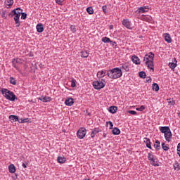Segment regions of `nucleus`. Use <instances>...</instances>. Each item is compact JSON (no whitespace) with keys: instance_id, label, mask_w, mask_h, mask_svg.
I'll return each instance as SVG.
<instances>
[{"instance_id":"f257e3e1","label":"nucleus","mask_w":180,"mask_h":180,"mask_svg":"<svg viewBox=\"0 0 180 180\" xmlns=\"http://www.w3.org/2000/svg\"><path fill=\"white\" fill-rule=\"evenodd\" d=\"M154 57L155 55L153 52H150L145 55L143 58V62H145V65L148 67L150 70L154 71Z\"/></svg>"},{"instance_id":"f03ea898","label":"nucleus","mask_w":180,"mask_h":180,"mask_svg":"<svg viewBox=\"0 0 180 180\" xmlns=\"http://www.w3.org/2000/svg\"><path fill=\"white\" fill-rule=\"evenodd\" d=\"M107 75L111 79H117L123 75V72L120 68H115L108 71Z\"/></svg>"},{"instance_id":"7ed1b4c3","label":"nucleus","mask_w":180,"mask_h":180,"mask_svg":"<svg viewBox=\"0 0 180 180\" xmlns=\"http://www.w3.org/2000/svg\"><path fill=\"white\" fill-rule=\"evenodd\" d=\"M1 94L6 98V99H8V101H11V102H14L15 99H16V96L15 94L6 89H2Z\"/></svg>"},{"instance_id":"20e7f679","label":"nucleus","mask_w":180,"mask_h":180,"mask_svg":"<svg viewBox=\"0 0 180 180\" xmlns=\"http://www.w3.org/2000/svg\"><path fill=\"white\" fill-rule=\"evenodd\" d=\"M22 10L20 9V8H17L16 9L13 10L11 12L12 13H14V20L15 22V24L17 25V27H19L20 26V21H19V18H20V15H22Z\"/></svg>"},{"instance_id":"39448f33","label":"nucleus","mask_w":180,"mask_h":180,"mask_svg":"<svg viewBox=\"0 0 180 180\" xmlns=\"http://www.w3.org/2000/svg\"><path fill=\"white\" fill-rule=\"evenodd\" d=\"M93 86L94 89H102L106 86V80L105 79H101V80H97L93 82Z\"/></svg>"},{"instance_id":"423d86ee","label":"nucleus","mask_w":180,"mask_h":180,"mask_svg":"<svg viewBox=\"0 0 180 180\" xmlns=\"http://www.w3.org/2000/svg\"><path fill=\"white\" fill-rule=\"evenodd\" d=\"M148 159L150 160L151 165L153 167H160V163H158V158L153 153H148Z\"/></svg>"},{"instance_id":"0eeeda50","label":"nucleus","mask_w":180,"mask_h":180,"mask_svg":"<svg viewBox=\"0 0 180 180\" xmlns=\"http://www.w3.org/2000/svg\"><path fill=\"white\" fill-rule=\"evenodd\" d=\"M85 136H86V129L84 127L79 129L77 132V137H78V139H79L80 140H82V139H84Z\"/></svg>"},{"instance_id":"6e6552de","label":"nucleus","mask_w":180,"mask_h":180,"mask_svg":"<svg viewBox=\"0 0 180 180\" xmlns=\"http://www.w3.org/2000/svg\"><path fill=\"white\" fill-rule=\"evenodd\" d=\"M123 26L129 30H133V23L129 19H124L122 22Z\"/></svg>"},{"instance_id":"1a4fd4ad","label":"nucleus","mask_w":180,"mask_h":180,"mask_svg":"<svg viewBox=\"0 0 180 180\" xmlns=\"http://www.w3.org/2000/svg\"><path fill=\"white\" fill-rule=\"evenodd\" d=\"M148 11H150V6H141L136 10V13H146Z\"/></svg>"},{"instance_id":"9d476101","label":"nucleus","mask_w":180,"mask_h":180,"mask_svg":"<svg viewBox=\"0 0 180 180\" xmlns=\"http://www.w3.org/2000/svg\"><path fill=\"white\" fill-rule=\"evenodd\" d=\"M108 71L109 70H99L97 72V78H99L100 79L103 78L105 75H108Z\"/></svg>"},{"instance_id":"9b49d317","label":"nucleus","mask_w":180,"mask_h":180,"mask_svg":"<svg viewBox=\"0 0 180 180\" xmlns=\"http://www.w3.org/2000/svg\"><path fill=\"white\" fill-rule=\"evenodd\" d=\"M120 69L122 72H128V71H130V65L129 63H123L120 65Z\"/></svg>"},{"instance_id":"f8f14e48","label":"nucleus","mask_w":180,"mask_h":180,"mask_svg":"<svg viewBox=\"0 0 180 180\" xmlns=\"http://www.w3.org/2000/svg\"><path fill=\"white\" fill-rule=\"evenodd\" d=\"M164 134L166 141H167V143H169L172 139V132H171V131H169L168 132H166V134Z\"/></svg>"},{"instance_id":"ddd939ff","label":"nucleus","mask_w":180,"mask_h":180,"mask_svg":"<svg viewBox=\"0 0 180 180\" xmlns=\"http://www.w3.org/2000/svg\"><path fill=\"white\" fill-rule=\"evenodd\" d=\"M177 63H178V60H176V58H174L173 62H170L169 63V68H171V70H175V68H176Z\"/></svg>"},{"instance_id":"4468645a","label":"nucleus","mask_w":180,"mask_h":180,"mask_svg":"<svg viewBox=\"0 0 180 180\" xmlns=\"http://www.w3.org/2000/svg\"><path fill=\"white\" fill-rule=\"evenodd\" d=\"M39 101H41V102L47 103V102H51V97L50 96H42L41 97L38 98Z\"/></svg>"},{"instance_id":"2eb2a0df","label":"nucleus","mask_w":180,"mask_h":180,"mask_svg":"<svg viewBox=\"0 0 180 180\" xmlns=\"http://www.w3.org/2000/svg\"><path fill=\"white\" fill-rule=\"evenodd\" d=\"M101 131H102V130L99 127L94 128L91 131V138L94 139L95 135L98 134V133H101Z\"/></svg>"},{"instance_id":"dca6fc26","label":"nucleus","mask_w":180,"mask_h":180,"mask_svg":"<svg viewBox=\"0 0 180 180\" xmlns=\"http://www.w3.org/2000/svg\"><path fill=\"white\" fill-rule=\"evenodd\" d=\"M65 105H66V106H72V105H74V98H67L65 101Z\"/></svg>"},{"instance_id":"f3484780","label":"nucleus","mask_w":180,"mask_h":180,"mask_svg":"<svg viewBox=\"0 0 180 180\" xmlns=\"http://www.w3.org/2000/svg\"><path fill=\"white\" fill-rule=\"evenodd\" d=\"M131 61L136 65H139L140 64V58H139V57H137L136 55L132 56Z\"/></svg>"},{"instance_id":"a211bd4d","label":"nucleus","mask_w":180,"mask_h":180,"mask_svg":"<svg viewBox=\"0 0 180 180\" xmlns=\"http://www.w3.org/2000/svg\"><path fill=\"white\" fill-rule=\"evenodd\" d=\"M144 140V143L146 144V147L148 148H150V150H152V147H151V141L150 140V139L148 138H143Z\"/></svg>"},{"instance_id":"6ab92c4d","label":"nucleus","mask_w":180,"mask_h":180,"mask_svg":"<svg viewBox=\"0 0 180 180\" xmlns=\"http://www.w3.org/2000/svg\"><path fill=\"white\" fill-rule=\"evenodd\" d=\"M141 20H145V22H150L153 20V17H151L150 15H143L141 16Z\"/></svg>"},{"instance_id":"aec40b11","label":"nucleus","mask_w":180,"mask_h":180,"mask_svg":"<svg viewBox=\"0 0 180 180\" xmlns=\"http://www.w3.org/2000/svg\"><path fill=\"white\" fill-rule=\"evenodd\" d=\"M8 171L10 174H15L16 172V167H15V165L11 164L8 166Z\"/></svg>"},{"instance_id":"412c9836","label":"nucleus","mask_w":180,"mask_h":180,"mask_svg":"<svg viewBox=\"0 0 180 180\" xmlns=\"http://www.w3.org/2000/svg\"><path fill=\"white\" fill-rule=\"evenodd\" d=\"M36 27H37V32H38V33H43V32L44 31V27H43V24H37Z\"/></svg>"},{"instance_id":"4be33fe9","label":"nucleus","mask_w":180,"mask_h":180,"mask_svg":"<svg viewBox=\"0 0 180 180\" xmlns=\"http://www.w3.org/2000/svg\"><path fill=\"white\" fill-rule=\"evenodd\" d=\"M164 38H165V41H167V43L172 42V39L171 38V35H169V34H168V33L165 34Z\"/></svg>"},{"instance_id":"5701e85b","label":"nucleus","mask_w":180,"mask_h":180,"mask_svg":"<svg viewBox=\"0 0 180 180\" xmlns=\"http://www.w3.org/2000/svg\"><path fill=\"white\" fill-rule=\"evenodd\" d=\"M160 130L161 133H163L164 134L171 131V129H169V127H161Z\"/></svg>"},{"instance_id":"b1692460","label":"nucleus","mask_w":180,"mask_h":180,"mask_svg":"<svg viewBox=\"0 0 180 180\" xmlns=\"http://www.w3.org/2000/svg\"><path fill=\"white\" fill-rule=\"evenodd\" d=\"M18 61H19V58H17V59L14 58L12 60L13 67H14V68H15V70H17V71H20L19 68L17 65Z\"/></svg>"},{"instance_id":"393cba45","label":"nucleus","mask_w":180,"mask_h":180,"mask_svg":"<svg viewBox=\"0 0 180 180\" xmlns=\"http://www.w3.org/2000/svg\"><path fill=\"white\" fill-rule=\"evenodd\" d=\"M57 161L59 164H64V162L67 161V158H65V157L58 156L57 158Z\"/></svg>"},{"instance_id":"a878e982","label":"nucleus","mask_w":180,"mask_h":180,"mask_svg":"<svg viewBox=\"0 0 180 180\" xmlns=\"http://www.w3.org/2000/svg\"><path fill=\"white\" fill-rule=\"evenodd\" d=\"M89 56V53L86 51H82L80 56L83 58H88V56Z\"/></svg>"},{"instance_id":"bb28decb","label":"nucleus","mask_w":180,"mask_h":180,"mask_svg":"<svg viewBox=\"0 0 180 180\" xmlns=\"http://www.w3.org/2000/svg\"><path fill=\"white\" fill-rule=\"evenodd\" d=\"M112 133L114 134V136H119V134H120V129H119L117 127H115L112 129Z\"/></svg>"},{"instance_id":"cd10ccee","label":"nucleus","mask_w":180,"mask_h":180,"mask_svg":"<svg viewBox=\"0 0 180 180\" xmlns=\"http://www.w3.org/2000/svg\"><path fill=\"white\" fill-rule=\"evenodd\" d=\"M108 110H109L110 113H112V114L116 113V112H117V107L111 106L109 108Z\"/></svg>"},{"instance_id":"c85d7f7f","label":"nucleus","mask_w":180,"mask_h":180,"mask_svg":"<svg viewBox=\"0 0 180 180\" xmlns=\"http://www.w3.org/2000/svg\"><path fill=\"white\" fill-rule=\"evenodd\" d=\"M152 88L153 91H155V92H158V91H160V86H158V84L157 83L153 84Z\"/></svg>"},{"instance_id":"c756f323","label":"nucleus","mask_w":180,"mask_h":180,"mask_svg":"<svg viewBox=\"0 0 180 180\" xmlns=\"http://www.w3.org/2000/svg\"><path fill=\"white\" fill-rule=\"evenodd\" d=\"M9 119L13 122H19V117H18L16 115H11L9 116Z\"/></svg>"},{"instance_id":"7c9ffc66","label":"nucleus","mask_w":180,"mask_h":180,"mask_svg":"<svg viewBox=\"0 0 180 180\" xmlns=\"http://www.w3.org/2000/svg\"><path fill=\"white\" fill-rule=\"evenodd\" d=\"M70 86L71 88H75V86H77V80L75 79L70 80Z\"/></svg>"},{"instance_id":"2f4dec72","label":"nucleus","mask_w":180,"mask_h":180,"mask_svg":"<svg viewBox=\"0 0 180 180\" xmlns=\"http://www.w3.org/2000/svg\"><path fill=\"white\" fill-rule=\"evenodd\" d=\"M155 148H156V150L161 149V142H160V141L158 140L155 141Z\"/></svg>"},{"instance_id":"473e14b6","label":"nucleus","mask_w":180,"mask_h":180,"mask_svg":"<svg viewBox=\"0 0 180 180\" xmlns=\"http://www.w3.org/2000/svg\"><path fill=\"white\" fill-rule=\"evenodd\" d=\"M173 167H174V169H175V171H179V169H180L179 162H175L173 164Z\"/></svg>"},{"instance_id":"72a5a7b5","label":"nucleus","mask_w":180,"mask_h":180,"mask_svg":"<svg viewBox=\"0 0 180 180\" xmlns=\"http://www.w3.org/2000/svg\"><path fill=\"white\" fill-rule=\"evenodd\" d=\"M86 12L89 15H94V8H92V6L88 7L86 8Z\"/></svg>"},{"instance_id":"f704fd0d","label":"nucleus","mask_w":180,"mask_h":180,"mask_svg":"<svg viewBox=\"0 0 180 180\" xmlns=\"http://www.w3.org/2000/svg\"><path fill=\"white\" fill-rule=\"evenodd\" d=\"M101 41H103V43H110V39L107 37H103Z\"/></svg>"},{"instance_id":"c9c22d12","label":"nucleus","mask_w":180,"mask_h":180,"mask_svg":"<svg viewBox=\"0 0 180 180\" xmlns=\"http://www.w3.org/2000/svg\"><path fill=\"white\" fill-rule=\"evenodd\" d=\"M6 2L8 5L7 9H9V8L13 5V0H6Z\"/></svg>"},{"instance_id":"e433bc0d","label":"nucleus","mask_w":180,"mask_h":180,"mask_svg":"<svg viewBox=\"0 0 180 180\" xmlns=\"http://www.w3.org/2000/svg\"><path fill=\"white\" fill-rule=\"evenodd\" d=\"M106 124L107 127H109L110 129H113V122H112L111 121L107 122Z\"/></svg>"},{"instance_id":"4c0bfd02","label":"nucleus","mask_w":180,"mask_h":180,"mask_svg":"<svg viewBox=\"0 0 180 180\" xmlns=\"http://www.w3.org/2000/svg\"><path fill=\"white\" fill-rule=\"evenodd\" d=\"M162 148L164 150V151H168L169 150V147L167 146L165 143H162Z\"/></svg>"},{"instance_id":"58836bf2","label":"nucleus","mask_w":180,"mask_h":180,"mask_svg":"<svg viewBox=\"0 0 180 180\" xmlns=\"http://www.w3.org/2000/svg\"><path fill=\"white\" fill-rule=\"evenodd\" d=\"M70 30L72 33H75L77 32V27L75 25H70Z\"/></svg>"},{"instance_id":"ea45409f","label":"nucleus","mask_w":180,"mask_h":180,"mask_svg":"<svg viewBox=\"0 0 180 180\" xmlns=\"http://www.w3.org/2000/svg\"><path fill=\"white\" fill-rule=\"evenodd\" d=\"M10 83L12 84V85H16V79L13 77H10Z\"/></svg>"},{"instance_id":"a19ab883","label":"nucleus","mask_w":180,"mask_h":180,"mask_svg":"<svg viewBox=\"0 0 180 180\" xmlns=\"http://www.w3.org/2000/svg\"><path fill=\"white\" fill-rule=\"evenodd\" d=\"M102 9H103V12H104V13H108L109 12V10H108L107 6H103Z\"/></svg>"},{"instance_id":"79ce46f5","label":"nucleus","mask_w":180,"mask_h":180,"mask_svg":"<svg viewBox=\"0 0 180 180\" xmlns=\"http://www.w3.org/2000/svg\"><path fill=\"white\" fill-rule=\"evenodd\" d=\"M167 101H168V103L172 106H174V105H175V101L172 99H168Z\"/></svg>"},{"instance_id":"37998d69","label":"nucleus","mask_w":180,"mask_h":180,"mask_svg":"<svg viewBox=\"0 0 180 180\" xmlns=\"http://www.w3.org/2000/svg\"><path fill=\"white\" fill-rule=\"evenodd\" d=\"M144 109H146V107L144 105H141L140 108H137L136 110H138L139 112H143Z\"/></svg>"},{"instance_id":"c03bdc74","label":"nucleus","mask_w":180,"mask_h":180,"mask_svg":"<svg viewBox=\"0 0 180 180\" xmlns=\"http://www.w3.org/2000/svg\"><path fill=\"white\" fill-rule=\"evenodd\" d=\"M139 77L141 78H146V72H139Z\"/></svg>"},{"instance_id":"a18cd8bd","label":"nucleus","mask_w":180,"mask_h":180,"mask_svg":"<svg viewBox=\"0 0 180 180\" xmlns=\"http://www.w3.org/2000/svg\"><path fill=\"white\" fill-rule=\"evenodd\" d=\"M19 123H27V118L25 119H21L20 120H18Z\"/></svg>"},{"instance_id":"49530a36","label":"nucleus","mask_w":180,"mask_h":180,"mask_svg":"<svg viewBox=\"0 0 180 180\" xmlns=\"http://www.w3.org/2000/svg\"><path fill=\"white\" fill-rule=\"evenodd\" d=\"M27 16V14H26V13H21V19L25 20V19H26Z\"/></svg>"},{"instance_id":"de8ad7c7","label":"nucleus","mask_w":180,"mask_h":180,"mask_svg":"<svg viewBox=\"0 0 180 180\" xmlns=\"http://www.w3.org/2000/svg\"><path fill=\"white\" fill-rule=\"evenodd\" d=\"M128 113H129L130 115H137V112L134 110H129Z\"/></svg>"},{"instance_id":"09e8293b","label":"nucleus","mask_w":180,"mask_h":180,"mask_svg":"<svg viewBox=\"0 0 180 180\" xmlns=\"http://www.w3.org/2000/svg\"><path fill=\"white\" fill-rule=\"evenodd\" d=\"M56 2L58 5H61V4H63V0H56Z\"/></svg>"},{"instance_id":"8fccbe9b","label":"nucleus","mask_w":180,"mask_h":180,"mask_svg":"<svg viewBox=\"0 0 180 180\" xmlns=\"http://www.w3.org/2000/svg\"><path fill=\"white\" fill-rule=\"evenodd\" d=\"M111 46H115V44H116V41H110Z\"/></svg>"},{"instance_id":"3c124183","label":"nucleus","mask_w":180,"mask_h":180,"mask_svg":"<svg viewBox=\"0 0 180 180\" xmlns=\"http://www.w3.org/2000/svg\"><path fill=\"white\" fill-rule=\"evenodd\" d=\"M146 82H151V77H147Z\"/></svg>"},{"instance_id":"603ef678","label":"nucleus","mask_w":180,"mask_h":180,"mask_svg":"<svg viewBox=\"0 0 180 180\" xmlns=\"http://www.w3.org/2000/svg\"><path fill=\"white\" fill-rule=\"evenodd\" d=\"M177 151H180V143L177 145Z\"/></svg>"},{"instance_id":"864d4df0","label":"nucleus","mask_w":180,"mask_h":180,"mask_svg":"<svg viewBox=\"0 0 180 180\" xmlns=\"http://www.w3.org/2000/svg\"><path fill=\"white\" fill-rule=\"evenodd\" d=\"M22 167L23 168H27V166L26 164H25V163H22Z\"/></svg>"},{"instance_id":"5fc2aeb1","label":"nucleus","mask_w":180,"mask_h":180,"mask_svg":"<svg viewBox=\"0 0 180 180\" xmlns=\"http://www.w3.org/2000/svg\"><path fill=\"white\" fill-rule=\"evenodd\" d=\"M103 136L104 138H106V134L105 133H104Z\"/></svg>"},{"instance_id":"6e6d98bb","label":"nucleus","mask_w":180,"mask_h":180,"mask_svg":"<svg viewBox=\"0 0 180 180\" xmlns=\"http://www.w3.org/2000/svg\"><path fill=\"white\" fill-rule=\"evenodd\" d=\"M177 154L180 157V151H177Z\"/></svg>"},{"instance_id":"4d7b16f0","label":"nucleus","mask_w":180,"mask_h":180,"mask_svg":"<svg viewBox=\"0 0 180 180\" xmlns=\"http://www.w3.org/2000/svg\"><path fill=\"white\" fill-rule=\"evenodd\" d=\"M110 29H113V25H110Z\"/></svg>"},{"instance_id":"13d9d810","label":"nucleus","mask_w":180,"mask_h":180,"mask_svg":"<svg viewBox=\"0 0 180 180\" xmlns=\"http://www.w3.org/2000/svg\"><path fill=\"white\" fill-rule=\"evenodd\" d=\"M84 180H91V179H84Z\"/></svg>"}]
</instances>
